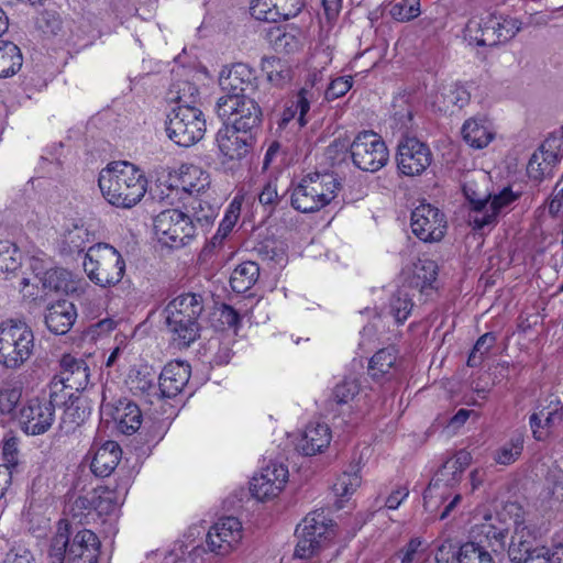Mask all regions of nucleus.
Wrapping results in <instances>:
<instances>
[{
	"instance_id": "f257e3e1",
	"label": "nucleus",
	"mask_w": 563,
	"mask_h": 563,
	"mask_svg": "<svg viewBox=\"0 0 563 563\" xmlns=\"http://www.w3.org/2000/svg\"><path fill=\"white\" fill-rule=\"evenodd\" d=\"M98 185L109 203L131 208L144 197L147 179L133 164L114 162L100 172Z\"/></svg>"
},
{
	"instance_id": "f03ea898",
	"label": "nucleus",
	"mask_w": 563,
	"mask_h": 563,
	"mask_svg": "<svg viewBox=\"0 0 563 563\" xmlns=\"http://www.w3.org/2000/svg\"><path fill=\"white\" fill-rule=\"evenodd\" d=\"M203 309L202 296L194 292L181 294L166 305L165 324L177 347H189L200 336L199 318Z\"/></svg>"
},
{
	"instance_id": "7ed1b4c3",
	"label": "nucleus",
	"mask_w": 563,
	"mask_h": 563,
	"mask_svg": "<svg viewBox=\"0 0 563 563\" xmlns=\"http://www.w3.org/2000/svg\"><path fill=\"white\" fill-rule=\"evenodd\" d=\"M99 554L100 541L93 531L82 529L74 533L66 520L58 521L51 540L49 563H97Z\"/></svg>"
},
{
	"instance_id": "20e7f679",
	"label": "nucleus",
	"mask_w": 563,
	"mask_h": 563,
	"mask_svg": "<svg viewBox=\"0 0 563 563\" xmlns=\"http://www.w3.org/2000/svg\"><path fill=\"white\" fill-rule=\"evenodd\" d=\"M340 187L341 184L333 174H308L292 189L291 206L302 213L319 211L336 197Z\"/></svg>"
},
{
	"instance_id": "39448f33",
	"label": "nucleus",
	"mask_w": 563,
	"mask_h": 563,
	"mask_svg": "<svg viewBox=\"0 0 563 563\" xmlns=\"http://www.w3.org/2000/svg\"><path fill=\"white\" fill-rule=\"evenodd\" d=\"M82 265L88 278L101 287L119 284L125 272V262L122 255L107 243L90 246Z\"/></svg>"
},
{
	"instance_id": "423d86ee",
	"label": "nucleus",
	"mask_w": 563,
	"mask_h": 563,
	"mask_svg": "<svg viewBox=\"0 0 563 563\" xmlns=\"http://www.w3.org/2000/svg\"><path fill=\"white\" fill-rule=\"evenodd\" d=\"M34 334L32 329L20 320L0 323V364L7 368H18L32 355Z\"/></svg>"
},
{
	"instance_id": "0eeeda50",
	"label": "nucleus",
	"mask_w": 563,
	"mask_h": 563,
	"mask_svg": "<svg viewBox=\"0 0 563 563\" xmlns=\"http://www.w3.org/2000/svg\"><path fill=\"white\" fill-rule=\"evenodd\" d=\"M296 536L298 542L295 556L310 559L328 545L333 536L332 520L328 518L324 510H314L297 526Z\"/></svg>"
},
{
	"instance_id": "6e6552de",
	"label": "nucleus",
	"mask_w": 563,
	"mask_h": 563,
	"mask_svg": "<svg viewBox=\"0 0 563 563\" xmlns=\"http://www.w3.org/2000/svg\"><path fill=\"white\" fill-rule=\"evenodd\" d=\"M166 132L177 145L188 147L199 142L206 132V120L201 110L190 104H180L167 117Z\"/></svg>"
},
{
	"instance_id": "1a4fd4ad",
	"label": "nucleus",
	"mask_w": 563,
	"mask_h": 563,
	"mask_svg": "<svg viewBox=\"0 0 563 563\" xmlns=\"http://www.w3.org/2000/svg\"><path fill=\"white\" fill-rule=\"evenodd\" d=\"M60 369L49 383L51 398L65 402L73 398V391L79 393L89 384V367L82 358L65 354L59 362Z\"/></svg>"
},
{
	"instance_id": "9d476101",
	"label": "nucleus",
	"mask_w": 563,
	"mask_h": 563,
	"mask_svg": "<svg viewBox=\"0 0 563 563\" xmlns=\"http://www.w3.org/2000/svg\"><path fill=\"white\" fill-rule=\"evenodd\" d=\"M216 111L221 119L232 121V129L252 136L260 131L263 113L254 98H219Z\"/></svg>"
},
{
	"instance_id": "9b49d317",
	"label": "nucleus",
	"mask_w": 563,
	"mask_h": 563,
	"mask_svg": "<svg viewBox=\"0 0 563 563\" xmlns=\"http://www.w3.org/2000/svg\"><path fill=\"white\" fill-rule=\"evenodd\" d=\"M154 232L163 245L179 249L196 236V227L184 211L167 209L155 217Z\"/></svg>"
},
{
	"instance_id": "f8f14e48",
	"label": "nucleus",
	"mask_w": 563,
	"mask_h": 563,
	"mask_svg": "<svg viewBox=\"0 0 563 563\" xmlns=\"http://www.w3.org/2000/svg\"><path fill=\"white\" fill-rule=\"evenodd\" d=\"M353 164L361 170L375 173L383 168L389 158L383 139L373 131L360 132L350 147Z\"/></svg>"
},
{
	"instance_id": "ddd939ff",
	"label": "nucleus",
	"mask_w": 563,
	"mask_h": 563,
	"mask_svg": "<svg viewBox=\"0 0 563 563\" xmlns=\"http://www.w3.org/2000/svg\"><path fill=\"white\" fill-rule=\"evenodd\" d=\"M433 155L428 144L415 136L402 137L397 146V167L405 176H419L432 163Z\"/></svg>"
},
{
	"instance_id": "4468645a",
	"label": "nucleus",
	"mask_w": 563,
	"mask_h": 563,
	"mask_svg": "<svg viewBox=\"0 0 563 563\" xmlns=\"http://www.w3.org/2000/svg\"><path fill=\"white\" fill-rule=\"evenodd\" d=\"M219 85L225 93L221 98H254L258 88L255 70L244 63H236L230 69L222 70Z\"/></svg>"
},
{
	"instance_id": "2eb2a0df",
	"label": "nucleus",
	"mask_w": 563,
	"mask_h": 563,
	"mask_svg": "<svg viewBox=\"0 0 563 563\" xmlns=\"http://www.w3.org/2000/svg\"><path fill=\"white\" fill-rule=\"evenodd\" d=\"M518 512H521V507L509 504L501 511L485 516L484 521L476 526L477 534L484 537L495 552L505 550L509 528Z\"/></svg>"
},
{
	"instance_id": "dca6fc26",
	"label": "nucleus",
	"mask_w": 563,
	"mask_h": 563,
	"mask_svg": "<svg viewBox=\"0 0 563 563\" xmlns=\"http://www.w3.org/2000/svg\"><path fill=\"white\" fill-rule=\"evenodd\" d=\"M412 233L423 242H439L446 230L443 212L430 203H420L411 212Z\"/></svg>"
},
{
	"instance_id": "f3484780",
	"label": "nucleus",
	"mask_w": 563,
	"mask_h": 563,
	"mask_svg": "<svg viewBox=\"0 0 563 563\" xmlns=\"http://www.w3.org/2000/svg\"><path fill=\"white\" fill-rule=\"evenodd\" d=\"M60 404L63 402L53 400L51 396L47 400L31 399L20 411L22 430L31 435L45 433L54 421L55 406Z\"/></svg>"
},
{
	"instance_id": "a211bd4d",
	"label": "nucleus",
	"mask_w": 563,
	"mask_h": 563,
	"mask_svg": "<svg viewBox=\"0 0 563 563\" xmlns=\"http://www.w3.org/2000/svg\"><path fill=\"white\" fill-rule=\"evenodd\" d=\"M241 540V522L235 517H225L210 528L206 542L211 552L227 555L236 548Z\"/></svg>"
},
{
	"instance_id": "6ab92c4d",
	"label": "nucleus",
	"mask_w": 563,
	"mask_h": 563,
	"mask_svg": "<svg viewBox=\"0 0 563 563\" xmlns=\"http://www.w3.org/2000/svg\"><path fill=\"white\" fill-rule=\"evenodd\" d=\"M303 4V0H252L250 13L258 21L277 23L297 16Z\"/></svg>"
},
{
	"instance_id": "aec40b11",
	"label": "nucleus",
	"mask_w": 563,
	"mask_h": 563,
	"mask_svg": "<svg viewBox=\"0 0 563 563\" xmlns=\"http://www.w3.org/2000/svg\"><path fill=\"white\" fill-rule=\"evenodd\" d=\"M288 481V468L284 464L269 463L260 475L252 478L251 492L258 500L276 497Z\"/></svg>"
},
{
	"instance_id": "412c9836",
	"label": "nucleus",
	"mask_w": 563,
	"mask_h": 563,
	"mask_svg": "<svg viewBox=\"0 0 563 563\" xmlns=\"http://www.w3.org/2000/svg\"><path fill=\"white\" fill-rule=\"evenodd\" d=\"M514 533L508 545V556L514 563H522L538 545V531L526 521L522 511L514 518Z\"/></svg>"
},
{
	"instance_id": "4be33fe9",
	"label": "nucleus",
	"mask_w": 563,
	"mask_h": 563,
	"mask_svg": "<svg viewBox=\"0 0 563 563\" xmlns=\"http://www.w3.org/2000/svg\"><path fill=\"white\" fill-rule=\"evenodd\" d=\"M101 409L109 415L117 423L118 430L124 434L135 433L142 423V412L139 406L131 400L120 399L115 405L107 402L106 396L102 398Z\"/></svg>"
},
{
	"instance_id": "5701e85b",
	"label": "nucleus",
	"mask_w": 563,
	"mask_h": 563,
	"mask_svg": "<svg viewBox=\"0 0 563 563\" xmlns=\"http://www.w3.org/2000/svg\"><path fill=\"white\" fill-rule=\"evenodd\" d=\"M190 365L180 361L166 364L158 377L159 399L180 394L190 378Z\"/></svg>"
},
{
	"instance_id": "b1692460",
	"label": "nucleus",
	"mask_w": 563,
	"mask_h": 563,
	"mask_svg": "<svg viewBox=\"0 0 563 563\" xmlns=\"http://www.w3.org/2000/svg\"><path fill=\"white\" fill-rule=\"evenodd\" d=\"M217 142L220 152L228 159L233 161L241 159L249 153L255 142V136L225 125L218 131Z\"/></svg>"
},
{
	"instance_id": "393cba45",
	"label": "nucleus",
	"mask_w": 563,
	"mask_h": 563,
	"mask_svg": "<svg viewBox=\"0 0 563 563\" xmlns=\"http://www.w3.org/2000/svg\"><path fill=\"white\" fill-rule=\"evenodd\" d=\"M77 316V309L73 302L57 300L46 308L44 321L49 332L63 335L70 331Z\"/></svg>"
},
{
	"instance_id": "a878e982",
	"label": "nucleus",
	"mask_w": 563,
	"mask_h": 563,
	"mask_svg": "<svg viewBox=\"0 0 563 563\" xmlns=\"http://www.w3.org/2000/svg\"><path fill=\"white\" fill-rule=\"evenodd\" d=\"M209 175L195 165H181L175 176L169 177L168 188L188 195L202 192L209 186Z\"/></svg>"
},
{
	"instance_id": "bb28decb",
	"label": "nucleus",
	"mask_w": 563,
	"mask_h": 563,
	"mask_svg": "<svg viewBox=\"0 0 563 563\" xmlns=\"http://www.w3.org/2000/svg\"><path fill=\"white\" fill-rule=\"evenodd\" d=\"M563 420V406L556 401H551L530 416V427L533 438L538 441L545 440L552 430Z\"/></svg>"
},
{
	"instance_id": "cd10ccee",
	"label": "nucleus",
	"mask_w": 563,
	"mask_h": 563,
	"mask_svg": "<svg viewBox=\"0 0 563 563\" xmlns=\"http://www.w3.org/2000/svg\"><path fill=\"white\" fill-rule=\"evenodd\" d=\"M495 25H499L495 14L472 18L465 26V38L477 46H495L499 44Z\"/></svg>"
},
{
	"instance_id": "c85d7f7f",
	"label": "nucleus",
	"mask_w": 563,
	"mask_h": 563,
	"mask_svg": "<svg viewBox=\"0 0 563 563\" xmlns=\"http://www.w3.org/2000/svg\"><path fill=\"white\" fill-rule=\"evenodd\" d=\"M331 441V430L325 423H309L302 432L297 450L306 456H312L327 449Z\"/></svg>"
},
{
	"instance_id": "c756f323",
	"label": "nucleus",
	"mask_w": 563,
	"mask_h": 563,
	"mask_svg": "<svg viewBox=\"0 0 563 563\" xmlns=\"http://www.w3.org/2000/svg\"><path fill=\"white\" fill-rule=\"evenodd\" d=\"M517 196L508 188L498 195L486 199L485 209L477 210L474 214V230H484L486 227H494L501 209L512 201Z\"/></svg>"
},
{
	"instance_id": "7c9ffc66",
	"label": "nucleus",
	"mask_w": 563,
	"mask_h": 563,
	"mask_svg": "<svg viewBox=\"0 0 563 563\" xmlns=\"http://www.w3.org/2000/svg\"><path fill=\"white\" fill-rule=\"evenodd\" d=\"M461 478L462 475L459 474L455 470H445L444 463L431 479L429 486L423 493L424 509L433 512L438 506V499L441 501L443 500V495L438 492L440 487H453L461 481Z\"/></svg>"
},
{
	"instance_id": "2f4dec72",
	"label": "nucleus",
	"mask_w": 563,
	"mask_h": 563,
	"mask_svg": "<svg viewBox=\"0 0 563 563\" xmlns=\"http://www.w3.org/2000/svg\"><path fill=\"white\" fill-rule=\"evenodd\" d=\"M128 385L134 395L145 398L150 404L159 400L155 373L147 366L131 371Z\"/></svg>"
},
{
	"instance_id": "473e14b6",
	"label": "nucleus",
	"mask_w": 563,
	"mask_h": 563,
	"mask_svg": "<svg viewBox=\"0 0 563 563\" xmlns=\"http://www.w3.org/2000/svg\"><path fill=\"white\" fill-rule=\"evenodd\" d=\"M121 456L120 445L115 441H107L96 450L90 468L95 475L107 477L115 470Z\"/></svg>"
},
{
	"instance_id": "72a5a7b5",
	"label": "nucleus",
	"mask_w": 563,
	"mask_h": 563,
	"mask_svg": "<svg viewBox=\"0 0 563 563\" xmlns=\"http://www.w3.org/2000/svg\"><path fill=\"white\" fill-rule=\"evenodd\" d=\"M464 141L474 148L486 147L494 139L495 134L490 124L484 119H468L462 126Z\"/></svg>"
},
{
	"instance_id": "f704fd0d",
	"label": "nucleus",
	"mask_w": 563,
	"mask_h": 563,
	"mask_svg": "<svg viewBox=\"0 0 563 563\" xmlns=\"http://www.w3.org/2000/svg\"><path fill=\"white\" fill-rule=\"evenodd\" d=\"M313 98V91L307 88L300 89L296 98L291 100L284 109L279 125H287L298 114L297 121L300 128L307 123L306 114L310 110V102Z\"/></svg>"
},
{
	"instance_id": "c9c22d12",
	"label": "nucleus",
	"mask_w": 563,
	"mask_h": 563,
	"mask_svg": "<svg viewBox=\"0 0 563 563\" xmlns=\"http://www.w3.org/2000/svg\"><path fill=\"white\" fill-rule=\"evenodd\" d=\"M260 276V267L255 262H243L234 268L230 277V285L233 291L244 294L250 290Z\"/></svg>"
},
{
	"instance_id": "e433bc0d",
	"label": "nucleus",
	"mask_w": 563,
	"mask_h": 563,
	"mask_svg": "<svg viewBox=\"0 0 563 563\" xmlns=\"http://www.w3.org/2000/svg\"><path fill=\"white\" fill-rule=\"evenodd\" d=\"M438 276V265L432 260H419L412 269V276L410 277V287L418 289L420 292H424L427 289L432 288V284L435 282Z\"/></svg>"
},
{
	"instance_id": "4c0bfd02",
	"label": "nucleus",
	"mask_w": 563,
	"mask_h": 563,
	"mask_svg": "<svg viewBox=\"0 0 563 563\" xmlns=\"http://www.w3.org/2000/svg\"><path fill=\"white\" fill-rule=\"evenodd\" d=\"M23 57L19 46L10 41H0V77H10L22 67Z\"/></svg>"
},
{
	"instance_id": "58836bf2",
	"label": "nucleus",
	"mask_w": 563,
	"mask_h": 563,
	"mask_svg": "<svg viewBox=\"0 0 563 563\" xmlns=\"http://www.w3.org/2000/svg\"><path fill=\"white\" fill-rule=\"evenodd\" d=\"M71 273L64 268H52L44 273L43 287L51 291L69 294L76 290Z\"/></svg>"
},
{
	"instance_id": "ea45409f",
	"label": "nucleus",
	"mask_w": 563,
	"mask_h": 563,
	"mask_svg": "<svg viewBox=\"0 0 563 563\" xmlns=\"http://www.w3.org/2000/svg\"><path fill=\"white\" fill-rule=\"evenodd\" d=\"M89 231L84 227H74L68 230L60 243V251L66 255L80 254L90 242Z\"/></svg>"
},
{
	"instance_id": "a19ab883",
	"label": "nucleus",
	"mask_w": 563,
	"mask_h": 563,
	"mask_svg": "<svg viewBox=\"0 0 563 563\" xmlns=\"http://www.w3.org/2000/svg\"><path fill=\"white\" fill-rule=\"evenodd\" d=\"M186 213L197 230L207 228L214 220L217 210L209 202L194 198Z\"/></svg>"
},
{
	"instance_id": "79ce46f5",
	"label": "nucleus",
	"mask_w": 563,
	"mask_h": 563,
	"mask_svg": "<svg viewBox=\"0 0 563 563\" xmlns=\"http://www.w3.org/2000/svg\"><path fill=\"white\" fill-rule=\"evenodd\" d=\"M396 360L397 356L394 347L382 349L372 356L368 372L375 379L383 377L394 366Z\"/></svg>"
},
{
	"instance_id": "37998d69",
	"label": "nucleus",
	"mask_w": 563,
	"mask_h": 563,
	"mask_svg": "<svg viewBox=\"0 0 563 563\" xmlns=\"http://www.w3.org/2000/svg\"><path fill=\"white\" fill-rule=\"evenodd\" d=\"M90 411L80 404V400H71L66 406L62 416L60 426L66 432L75 431L77 427L85 422Z\"/></svg>"
},
{
	"instance_id": "c03bdc74",
	"label": "nucleus",
	"mask_w": 563,
	"mask_h": 563,
	"mask_svg": "<svg viewBox=\"0 0 563 563\" xmlns=\"http://www.w3.org/2000/svg\"><path fill=\"white\" fill-rule=\"evenodd\" d=\"M21 266L20 253L15 245L8 241L0 242V278L8 276Z\"/></svg>"
},
{
	"instance_id": "a18cd8bd",
	"label": "nucleus",
	"mask_w": 563,
	"mask_h": 563,
	"mask_svg": "<svg viewBox=\"0 0 563 563\" xmlns=\"http://www.w3.org/2000/svg\"><path fill=\"white\" fill-rule=\"evenodd\" d=\"M459 563H495L492 554L475 542H466L461 545L457 555Z\"/></svg>"
},
{
	"instance_id": "49530a36",
	"label": "nucleus",
	"mask_w": 563,
	"mask_h": 563,
	"mask_svg": "<svg viewBox=\"0 0 563 563\" xmlns=\"http://www.w3.org/2000/svg\"><path fill=\"white\" fill-rule=\"evenodd\" d=\"M412 307V299L404 288L398 289L390 299V313L398 323H402L407 320Z\"/></svg>"
},
{
	"instance_id": "de8ad7c7",
	"label": "nucleus",
	"mask_w": 563,
	"mask_h": 563,
	"mask_svg": "<svg viewBox=\"0 0 563 563\" xmlns=\"http://www.w3.org/2000/svg\"><path fill=\"white\" fill-rule=\"evenodd\" d=\"M523 449V435L516 434L509 442L505 443L495 453V461L498 464L509 465L514 463L521 454Z\"/></svg>"
},
{
	"instance_id": "09e8293b",
	"label": "nucleus",
	"mask_w": 563,
	"mask_h": 563,
	"mask_svg": "<svg viewBox=\"0 0 563 563\" xmlns=\"http://www.w3.org/2000/svg\"><path fill=\"white\" fill-rule=\"evenodd\" d=\"M496 343V336L487 332L478 338L467 358V366L477 367L482 364L484 357L489 353Z\"/></svg>"
},
{
	"instance_id": "8fccbe9b",
	"label": "nucleus",
	"mask_w": 563,
	"mask_h": 563,
	"mask_svg": "<svg viewBox=\"0 0 563 563\" xmlns=\"http://www.w3.org/2000/svg\"><path fill=\"white\" fill-rule=\"evenodd\" d=\"M421 13L420 0H400L391 4L389 14L399 22H408Z\"/></svg>"
},
{
	"instance_id": "3c124183",
	"label": "nucleus",
	"mask_w": 563,
	"mask_h": 563,
	"mask_svg": "<svg viewBox=\"0 0 563 563\" xmlns=\"http://www.w3.org/2000/svg\"><path fill=\"white\" fill-rule=\"evenodd\" d=\"M475 184L473 181H467L463 186V192L465 198L468 200L471 205V210L468 213V222L474 228V214L477 210L485 209V202L487 198H490V195L486 192H478L474 188Z\"/></svg>"
},
{
	"instance_id": "603ef678",
	"label": "nucleus",
	"mask_w": 563,
	"mask_h": 563,
	"mask_svg": "<svg viewBox=\"0 0 563 563\" xmlns=\"http://www.w3.org/2000/svg\"><path fill=\"white\" fill-rule=\"evenodd\" d=\"M361 485V476L357 471L353 473L344 472L334 482L332 489L336 496L347 497L352 495Z\"/></svg>"
},
{
	"instance_id": "864d4df0",
	"label": "nucleus",
	"mask_w": 563,
	"mask_h": 563,
	"mask_svg": "<svg viewBox=\"0 0 563 563\" xmlns=\"http://www.w3.org/2000/svg\"><path fill=\"white\" fill-rule=\"evenodd\" d=\"M236 220L238 213H235L232 210L228 211L223 220L220 222L217 233L211 238V240L206 245L205 251H212L216 247L220 246L223 240L232 231Z\"/></svg>"
},
{
	"instance_id": "5fc2aeb1",
	"label": "nucleus",
	"mask_w": 563,
	"mask_h": 563,
	"mask_svg": "<svg viewBox=\"0 0 563 563\" xmlns=\"http://www.w3.org/2000/svg\"><path fill=\"white\" fill-rule=\"evenodd\" d=\"M360 385L355 378H345L338 384L332 393L333 400L339 405H344L353 400L358 394Z\"/></svg>"
},
{
	"instance_id": "6e6d98bb",
	"label": "nucleus",
	"mask_w": 563,
	"mask_h": 563,
	"mask_svg": "<svg viewBox=\"0 0 563 563\" xmlns=\"http://www.w3.org/2000/svg\"><path fill=\"white\" fill-rule=\"evenodd\" d=\"M172 100L176 101L178 106L180 104H190L195 102V98L198 93V89L195 85L189 81H179L172 85L169 90Z\"/></svg>"
},
{
	"instance_id": "4d7b16f0",
	"label": "nucleus",
	"mask_w": 563,
	"mask_h": 563,
	"mask_svg": "<svg viewBox=\"0 0 563 563\" xmlns=\"http://www.w3.org/2000/svg\"><path fill=\"white\" fill-rule=\"evenodd\" d=\"M36 26L44 34L55 35L62 29V21L57 12L45 10L36 18Z\"/></svg>"
},
{
	"instance_id": "13d9d810",
	"label": "nucleus",
	"mask_w": 563,
	"mask_h": 563,
	"mask_svg": "<svg viewBox=\"0 0 563 563\" xmlns=\"http://www.w3.org/2000/svg\"><path fill=\"white\" fill-rule=\"evenodd\" d=\"M22 393L20 388L7 387L0 390V413L12 415L20 402Z\"/></svg>"
},
{
	"instance_id": "bf43d9fd",
	"label": "nucleus",
	"mask_w": 563,
	"mask_h": 563,
	"mask_svg": "<svg viewBox=\"0 0 563 563\" xmlns=\"http://www.w3.org/2000/svg\"><path fill=\"white\" fill-rule=\"evenodd\" d=\"M282 196L278 194L277 179H269L258 194V200L262 206L273 211L279 203Z\"/></svg>"
},
{
	"instance_id": "052dcab7",
	"label": "nucleus",
	"mask_w": 563,
	"mask_h": 563,
	"mask_svg": "<svg viewBox=\"0 0 563 563\" xmlns=\"http://www.w3.org/2000/svg\"><path fill=\"white\" fill-rule=\"evenodd\" d=\"M496 20L499 25H495V35H498L499 43L509 41L520 31L519 22L515 19L496 15Z\"/></svg>"
},
{
	"instance_id": "680f3d73",
	"label": "nucleus",
	"mask_w": 563,
	"mask_h": 563,
	"mask_svg": "<svg viewBox=\"0 0 563 563\" xmlns=\"http://www.w3.org/2000/svg\"><path fill=\"white\" fill-rule=\"evenodd\" d=\"M527 173L529 177L533 180L541 181L545 177L551 176V170H549L548 165L542 159L541 154H537L536 152L530 157L527 165Z\"/></svg>"
},
{
	"instance_id": "e2e57ef3",
	"label": "nucleus",
	"mask_w": 563,
	"mask_h": 563,
	"mask_svg": "<svg viewBox=\"0 0 563 563\" xmlns=\"http://www.w3.org/2000/svg\"><path fill=\"white\" fill-rule=\"evenodd\" d=\"M353 85L352 77H339L333 79L325 90V99L334 100L344 96Z\"/></svg>"
},
{
	"instance_id": "0e129e2a",
	"label": "nucleus",
	"mask_w": 563,
	"mask_h": 563,
	"mask_svg": "<svg viewBox=\"0 0 563 563\" xmlns=\"http://www.w3.org/2000/svg\"><path fill=\"white\" fill-rule=\"evenodd\" d=\"M93 499L96 501L93 506V511H96L98 515L110 514L115 508V504L112 500L111 493L106 489H95Z\"/></svg>"
},
{
	"instance_id": "69168bd1",
	"label": "nucleus",
	"mask_w": 563,
	"mask_h": 563,
	"mask_svg": "<svg viewBox=\"0 0 563 563\" xmlns=\"http://www.w3.org/2000/svg\"><path fill=\"white\" fill-rule=\"evenodd\" d=\"M276 36L272 40L276 51L290 53L298 48L299 42L295 35L276 30Z\"/></svg>"
},
{
	"instance_id": "338daca9",
	"label": "nucleus",
	"mask_w": 563,
	"mask_h": 563,
	"mask_svg": "<svg viewBox=\"0 0 563 563\" xmlns=\"http://www.w3.org/2000/svg\"><path fill=\"white\" fill-rule=\"evenodd\" d=\"M423 540L419 537L410 539V541L400 550L401 563H413L417 555L423 552Z\"/></svg>"
},
{
	"instance_id": "774afa93",
	"label": "nucleus",
	"mask_w": 563,
	"mask_h": 563,
	"mask_svg": "<svg viewBox=\"0 0 563 563\" xmlns=\"http://www.w3.org/2000/svg\"><path fill=\"white\" fill-rule=\"evenodd\" d=\"M459 552L450 541L442 542L434 554L437 563H453L457 560Z\"/></svg>"
}]
</instances>
